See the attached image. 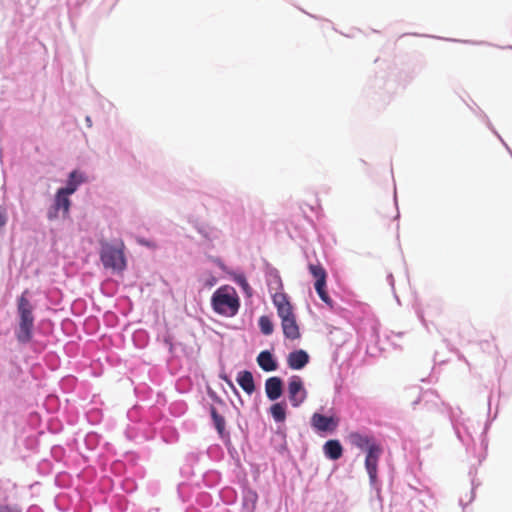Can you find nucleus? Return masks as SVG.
Segmentation results:
<instances>
[{"label": "nucleus", "instance_id": "nucleus-19", "mask_svg": "<svg viewBox=\"0 0 512 512\" xmlns=\"http://www.w3.org/2000/svg\"><path fill=\"white\" fill-rule=\"evenodd\" d=\"M211 416H212V419H213V422H214V425L218 431L219 434H222L224 432V429H225V419L223 416H221L215 407H211Z\"/></svg>", "mask_w": 512, "mask_h": 512}, {"label": "nucleus", "instance_id": "nucleus-22", "mask_svg": "<svg viewBox=\"0 0 512 512\" xmlns=\"http://www.w3.org/2000/svg\"><path fill=\"white\" fill-rule=\"evenodd\" d=\"M223 379L226 381V383H227V384H228V385H229L233 390H235V386H234L233 382H232V381H231L227 376L223 377Z\"/></svg>", "mask_w": 512, "mask_h": 512}, {"label": "nucleus", "instance_id": "nucleus-16", "mask_svg": "<svg viewBox=\"0 0 512 512\" xmlns=\"http://www.w3.org/2000/svg\"><path fill=\"white\" fill-rule=\"evenodd\" d=\"M84 181L81 174H78L76 171H73L69 175V180L67 183V186L65 188H60L61 190H64V192L68 193L69 195L73 194L78 186Z\"/></svg>", "mask_w": 512, "mask_h": 512}, {"label": "nucleus", "instance_id": "nucleus-9", "mask_svg": "<svg viewBox=\"0 0 512 512\" xmlns=\"http://www.w3.org/2000/svg\"><path fill=\"white\" fill-rule=\"evenodd\" d=\"M70 199L69 194L64 192V190L59 189L56 193L54 205L51 210L48 212V218L54 219L58 216V211L62 210L63 215L67 216L70 209Z\"/></svg>", "mask_w": 512, "mask_h": 512}, {"label": "nucleus", "instance_id": "nucleus-12", "mask_svg": "<svg viewBox=\"0 0 512 512\" xmlns=\"http://www.w3.org/2000/svg\"><path fill=\"white\" fill-rule=\"evenodd\" d=\"M283 383L279 377H270L265 382V391L268 399L274 401L282 395Z\"/></svg>", "mask_w": 512, "mask_h": 512}, {"label": "nucleus", "instance_id": "nucleus-2", "mask_svg": "<svg viewBox=\"0 0 512 512\" xmlns=\"http://www.w3.org/2000/svg\"><path fill=\"white\" fill-rule=\"evenodd\" d=\"M28 290H24L17 299V311L19 314V326L16 338L20 343H28L32 339L34 328L33 305L28 299Z\"/></svg>", "mask_w": 512, "mask_h": 512}, {"label": "nucleus", "instance_id": "nucleus-18", "mask_svg": "<svg viewBox=\"0 0 512 512\" xmlns=\"http://www.w3.org/2000/svg\"><path fill=\"white\" fill-rule=\"evenodd\" d=\"M258 325H259L261 332L264 335H270L274 331V325H273L271 319L266 315H263L259 318Z\"/></svg>", "mask_w": 512, "mask_h": 512}, {"label": "nucleus", "instance_id": "nucleus-21", "mask_svg": "<svg viewBox=\"0 0 512 512\" xmlns=\"http://www.w3.org/2000/svg\"><path fill=\"white\" fill-rule=\"evenodd\" d=\"M6 224V216L4 213L0 212V228Z\"/></svg>", "mask_w": 512, "mask_h": 512}, {"label": "nucleus", "instance_id": "nucleus-8", "mask_svg": "<svg viewBox=\"0 0 512 512\" xmlns=\"http://www.w3.org/2000/svg\"><path fill=\"white\" fill-rule=\"evenodd\" d=\"M382 454V448L379 444L370 446L365 459V467L369 474L371 482L377 478V466Z\"/></svg>", "mask_w": 512, "mask_h": 512}, {"label": "nucleus", "instance_id": "nucleus-17", "mask_svg": "<svg viewBox=\"0 0 512 512\" xmlns=\"http://www.w3.org/2000/svg\"><path fill=\"white\" fill-rule=\"evenodd\" d=\"M270 413L276 422H284L286 419V407L283 403H275L270 407Z\"/></svg>", "mask_w": 512, "mask_h": 512}, {"label": "nucleus", "instance_id": "nucleus-24", "mask_svg": "<svg viewBox=\"0 0 512 512\" xmlns=\"http://www.w3.org/2000/svg\"><path fill=\"white\" fill-rule=\"evenodd\" d=\"M243 287H244V289L249 288V285L247 284V282L245 280L243 281Z\"/></svg>", "mask_w": 512, "mask_h": 512}, {"label": "nucleus", "instance_id": "nucleus-5", "mask_svg": "<svg viewBox=\"0 0 512 512\" xmlns=\"http://www.w3.org/2000/svg\"><path fill=\"white\" fill-rule=\"evenodd\" d=\"M309 272L315 279L314 287L319 298L329 307H333V300L328 295L326 290L327 273L324 267L320 264H309Z\"/></svg>", "mask_w": 512, "mask_h": 512}, {"label": "nucleus", "instance_id": "nucleus-10", "mask_svg": "<svg viewBox=\"0 0 512 512\" xmlns=\"http://www.w3.org/2000/svg\"><path fill=\"white\" fill-rule=\"evenodd\" d=\"M308 362L309 355L302 349L291 352L287 357V364L289 368L294 370H300L304 368Z\"/></svg>", "mask_w": 512, "mask_h": 512}, {"label": "nucleus", "instance_id": "nucleus-1", "mask_svg": "<svg viewBox=\"0 0 512 512\" xmlns=\"http://www.w3.org/2000/svg\"><path fill=\"white\" fill-rule=\"evenodd\" d=\"M272 301L281 319V327L284 336L290 340L299 339L301 336L300 329L288 296L283 292H277L272 296Z\"/></svg>", "mask_w": 512, "mask_h": 512}, {"label": "nucleus", "instance_id": "nucleus-14", "mask_svg": "<svg viewBox=\"0 0 512 512\" xmlns=\"http://www.w3.org/2000/svg\"><path fill=\"white\" fill-rule=\"evenodd\" d=\"M237 382L239 386L248 394L251 395L255 391V383L253 375L250 371H241L237 375Z\"/></svg>", "mask_w": 512, "mask_h": 512}, {"label": "nucleus", "instance_id": "nucleus-23", "mask_svg": "<svg viewBox=\"0 0 512 512\" xmlns=\"http://www.w3.org/2000/svg\"><path fill=\"white\" fill-rule=\"evenodd\" d=\"M86 122L88 124L89 127L92 126V121H91V118L90 117H86Z\"/></svg>", "mask_w": 512, "mask_h": 512}, {"label": "nucleus", "instance_id": "nucleus-20", "mask_svg": "<svg viewBox=\"0 0 512 512\" xmlns=\"http://www.w3.org/2000/svg\"><path fill=\"white\" fill-rule=\"evenodd\" d=\"M0 512H21V510L15 506L0 504Z\"/></svg>", "mask_w": 512, "mask_h": 512}, {"label": "nucleus", "instance_id": "nucleus-13", "mask_svg": "<svg viewBox=\"0 0 512 512\" xmlns=\"http://www.w3.org/2000/svg\"><path fill=\"white\" fill-rule=\"evenodd\" d=\"M324 454L331 460H338L342 457L343 448L338 440H328L323 446Z\"/></svg>", "mask_w": 512, "mask_h": 512}, {"label": "nucleus", "instance_id": "nucleus-7", "mask_svg": "<svg viewBox=\"0 0 512 512\" xmlns=\"http://www.w3.org/2000/svg\"><path fill=\"white\" fill-rule=\"evenodd\" d=\"M339 425V419L334 416H325L314 413L311 417V426L318 432H334Z\"/></svg>", "mask_w": 512, "mask_h": 512}, {"label": "nucleus", "instance_id": "nucleus-11", "mask_svg": "<svg viewBox=\"0 0 512 512\" xmlns=\"http://www.w3.org/2000/svg\"><path fill=\"white\" fill-rule=\"evenodd\" d=\"M348 438H349L350 443L353 446H355L361 450L368 451L370 446L377 445V443L375 442V440L372 436L364 435V434H361L358 432L350 433Z\"/></svg>", "mask_w": 512, "mask_h": 512}, {"label": "nucleus", "instance_id": "nucleus-6", "mask_svg": "<svg viewBox=\"0 0 512 512\" xmlns=\"http://www.w3.org/2000/svg\"><path fill=\"white\" fill-rule=\"evenodd\" d=\"M307 396L302 379L294 375L290 378L288 383V397L293 407L301 405Z\"/></svg>", "mask_w": 512, "mask_h": 512}, {"label": "nucleus", "instance_id": "nucleus-25", "mask_svg": "<svg viewBox=\"0 0 512 512\" xmlns=\"http://www.w3.org/2000/svg\"><path fill=\"white\" fill-rule=\"evenodd\" d=\"M3 488L2 482L0 481V490Z\"/></svg>", "mask_w": 512, "mask_h": 512}, {"label": "nucleus", "instance_id": "nucleus-3", "mask_svg": "<svg viewBox=\"0 0 512 512\" xmlns=\"http://www.w3.org/2000/svg\"><path fill=\"white\" fill-rule=\"evenodd\" d=\"M213 310L220 315L233 317L238 313L240 301L234 287L224 285L219 287L212 295Z\"/></svg>", "mask_w": 512, "mask_h": 512}, {"label": "nucleus", "instance_id": "nucleus-4", "mask_svg": "<svg viewBox=\"0 0 512 512\" xmlns=\"http://www.w3.org/2000/svg\"><path fill=\"white\" fill-rule=\"evenodd\" d=\"M100 259L106 269L121 272L126 268V259L124 255V244L118 246L110 243H102L100 250Z\"/></svg>", "mask_w": 512, "mask_h": 512}, {"label": "nucleus", "instance_id": "nucleus-15", "mask_svg": "<svg viewBox=\"0 0 512 512\" xmlns=\"http://www.w3.org/2000/svg\"><path fill=\"white\" fill-rule=\"evenodd\" d=\"M257 363L260 368L266 372L274 371L277 369V362L274 360L272 354L268 351H262L257 356Z\"/></svg>", "mask_w": 512, "mask_h": 512}]
</instances>
